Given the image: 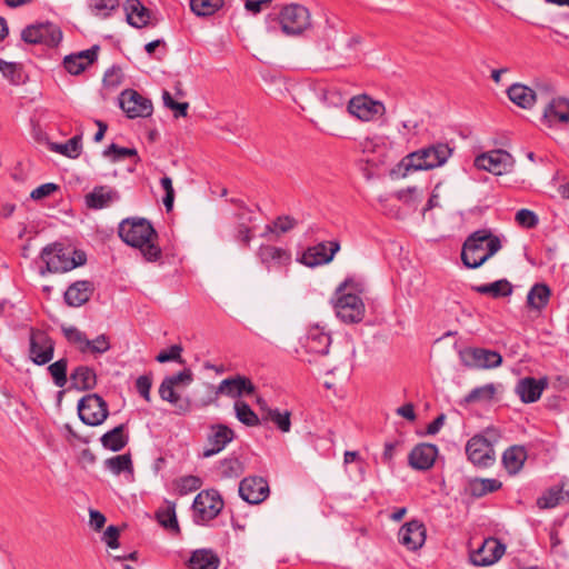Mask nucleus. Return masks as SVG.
Returning <instances> with one entry per match:
<instances>
[{
  "mask_svg": "<svg viewBox=\"0 0 569 569\" xmlns=\"http://www.w3.org/2000/svg\"><path fill=\"white\" fill-rule=\"evenodd\" d=\"M62 332L66 339L77 346L81 353H84V348L88 347V338L84 332L80 331L77 327H62Z\"/></svg>",
  "mask_w": 569,
  "mask_h": 569,
  "instance_id": "nucleus-49",
  "label": "nucleus"
},
{
  "mask_svg": "<svg viewBox=\"0 0 569 569\" xmlns=\"http://www.w3.org/2000/svg\"><path fill=\"white\" fill-rule=\"evenodd\" d=\"M99 49V46H92L87 50L66 56L63 59L64 69L71 74H80L97 60Z\"/></svg>",
  "mask_w": 569,
  "mask_h": 569,
  "instance_id": "nucleus-22",
  "label": "nucleus"
},
{
  "mask_svg": "<svg viewBox=\"0 0 569 569\" xmlns=\"http://www.w3.org/2000/svg\"><path fill=\"white\" fill-rule=\"evenodd\" d=\"M516 393L522 402H533V377H526L521 379L516 387Z\"/></svg>",
  "mask_w": 569,
  "mask_h": 569,
  "instance_id": "nucleus-55",
  "label": "nucleus"
},
{
  "mask_svg": "<svg viewBox=\"0 0 569 569\" xmlns=\"http://www.w3.org/2000/svg\"><path fill=\"white\" fill-rule=\"evenodd\" d=\"M120 108L133 118H147L152 113V103L134 90H124L119 98Z\"/></svg>",
  "mask_w": 569,
  "mask_h": 569,
  "instance_id": "nucleus-15",
  "label": "nucleus"
},
{
  "mask_svg": "<svg viewBox=\"0 0 569 569\" xmlns=\"http://www.w3.org/2000/svg\"><path fill=\"white\" fill-rule=\"evenodd\" d=\"M54 345L52 339L43 331H31L29 353L31 360L42 366L51 361L53 358Z\"/></svg>",
  "mask_w": 569,
  "mask_h": 569,
  "instance_id": "nucleus-17",
  "label": "nucleus"
},
{
  "mask_svg": "<svg viewBox=\"0 0 569 569\" xmlns=\"http://www.w3.org/2000/svg\"><path fill=\"white\" fill-rule=\"evenodd\" d=\"M540 99L542 102H547V99H550V97H558L556 87L550 81H539L536 82V100Z\"/></svg>",
  "mask_w": 569,
  "mask_h": 569,
  "instance_id": "nucleus-59",
  "label": "nucleus"
},
{
  "mask_svg": "<svg viewBox=\"0 0 569 569\" xmlns=\"http://www.w3.org/2000/svg\"><path fill=\"white\" fill-rule=\"evenodd\" d=\"M160 184L166 191L162 202L163 206L166 207V210L169 212L172 210L174 201V189L172 187V180L170 177L164 176L160 179Z\"/></svg>",
  "mask_w": 569,
  "mask_h": 569,
  "instance_id": "nucleus-60",
  "label": "nucleus"
},
{
  "mask_svg": "<svg viewBox=\"0 0 569 569\" xmlns=\"http://www.w3.org/2000/svg\"><path fill=\"white\" fill-rule=\"evenodd\" d=\"M506 552V546L493 537L486 538L482 543L469 555L470 561L477 567H488L497 561Z\"/></svg>",
  "mask_w": 569,
  "mask_h": 569,
  "instance_id": "nucleus-13",
  "label": "nucleus"
},
{
  "mask_svg": "<svg viewBox=\"0 0 569 569\" xmlns=\"http://www.w3.org/2000/svg\"><path fill=\"white\" fill-rule=\"evenodd\" d=\"M127 22L134 28L146 27L151 18L150 10L139 0H127L124 3Z\"/></svg>",
  "mask_w": 569,
  "mask_h": 569,
  "instance_id": "nucleus-28",
  "label": "nucleus"
},
{
  "mask_svg": "<svg viewBox=\"0 0 569 569\" xmlns=\"http://www.w3.org/2000/svg\"><path fill=\"white\" fill-rule=\"evenodd\" d=\"M233 408L237 419L243 425L248 427H256L260 425L258 415L250 408L247 402L237 400Z\"/></svg>",
  "mask_w": 569,
  "mask_h": 569,
  "instance_id": "nucleus-40",
  "label": "nucleus"
},
{
  "mask_svg": "<svg viewBox=\"0 0 569 569\" xmlns=\"http://www.w3.org/2000/svg\"><path fill=\"white\" fill-rule=\"evenodd\" d=\"M58 188L59 187L52 182L43 183L33 189L30 193V197L33 200H41L52 194L56 190H58Z\"/></svg>",
  "mask_w": 569,
  "mask_h": 569,
  "instance_id": "nucleus-63",
  "label": "nucleus"
},
{
  "mask_svg": "<svg viewBox=\"0 0 569 569\" xmlns=\"http://www.w3.org/2000/svg\"><path fill=\"white\" fill-rule=\"evenodd\" d=\"M348 112L361 121H372L386 112L381 101L373 100L367 94L351 98L347 106Z\"/></svg>",
  "mask_w": 569,
  "mask_h": 569,
  "instance_id": "nucleus-11",
  "label": "nucleus"
},
{
  "mask_svg": "<svg viewBox=\"0 0 569 569\" xmlns=\"http://www.w3.org/2000/svg\"><path fill=\"white\" fill-rule=\"evenodd\" d=\"M21 37L28 43L56 47L62 40V32L58 26L48 22L24 28Z\"/></svg>",
  "mask_w": 569,
  "mask_h": 569,
  "instance_id": "nucleus-12",
  "label": "nucleus"
},
{
  "mask_svg": "<svg viewBox=\"0 0 569 569\" xmlns=\"http://www.w3.org/2000/svg\"><path fill=\"white\" fill-rule=\"evenodd\" d=\"M219 563V557L208 549L193 551L189 559L190 569H218Z\"/></svg>",
  "mask_w": 569,
  "mask_h": 569,
  "instance_id": "nucleus-36",
  "label": "nucleus"
},
{
  "mask_svg": "<svg viewBox=\"0 0 569 569\" xmlns=\"http://www.w3.org/2000/svg\"><path fill=\"white\" fill-rule=\"evenodd\" d=\"M103 157L109 158L112 162H118L128 157H134L136 162L140 160L138 151L134 148L120 147L116 143H111L102 152Z\"/></svg>",
  "mask_w": 569,
  "mask_h": 569,
  "instance_id": "nucleus-44",
  "label": "nucleus"
},
{
  "mask_svg": "<svg viewBox=\"0 0 569 569\" xmlns=\"http://www.w3.org/2000/svg\"><path fill=\"white\" fill-rule=\"evenodd\" d=\"M88 345L89 346L84 348V353L90 352L93 355H102L107 352L111 347L110 340L104 333L99 335L93 340L88 339Z\"/></svg>",
  "mask_w": 569,
  "mask_h": 569,
  "instance_id": "nucleus-57",
  "label": "nucleus"
},
{
  "mask_svg": "<svg viewBox=\"0 0 569 569\" xmlns=\"http://www.w3.org/2000/svg\"><path fill=\"white\" fill-rule=\"evenodd\" d=\"M151 387H152V379L148 375H142V376L138 377V379L136 380V389H137L138 393L146 401L151 400V396H150Z\"/></svg>",
  "mask_w": 569,
  "mask_h": 569,
  "instance_id": "nucleus-61",
  "label": "nucleus"
},
{
  "mask_svg": "<svg viewBox=\"0 0 569 569\" xmlns=\"http://www.w3.org/2000/svg\"><path fill=\"white\" fill-rule=\"evenodd\" d=\"M157 519L159 523L174 532H179V525L174 511V507H168L157 512Z\"/></svg>",
  "mask_w": 569,
  "mask_h": 569,
  "instance_id": "nucleus-54",
  "label": "nucleus"
},
{
  "mask_svg": "<svg viewBox=\"0 0 569 569\" xmlns=\"http://www.w3.org/2000/svg\"><path fill=\"white\" fill-rule=\"evenodd\" d=\"M223 6V0H190V9L198 17L214 14Z\"/></svg>",
  "mask_w": 569,
  "mask_h": 569,
  "instance_id": "nucleus-42",
  "label": "nucleus"
},
{
  "mask_svg": "<svg viewBox=\"0 0 569 569\" xmlns=\"http://www.w3.org/2000/svg\"><path fill=\"white\" fill-rule=\"evenodd\" d=\"M461 363L469 369H493L501 365L502 356L490 349L465 348L459 352Z\"/></svg>",
  "mask_w": 569,
  "mask_h": 569,
  "instance_id": "nucleus-9",
  "label": "nucleus"
},
{
  "mask_svg": "<svg viewBox=\"0 0 569 569\" xmlns=\"http://www.w3.org/2000/svg\"><path fill=\"white\" fill-rule=\"evenodd\" d=\"M339 293L341 292H353L361 297L367 292V283L360 277H348L342 281L336 289Z\"/></svg>",
  "mask_w": 569,
  "mask_h": 569,
  "instance_id": "nucleus-47",
  "label": "nucleus"
},
{
  "mask_svg": "<svg viewBox=\"0 0 569 569\" xmlns=\"http://www.w3.org/2000/svg\"><path fill=\"white\" fill-rule=\"evenodd\" d=\"M81 136H74L71 139H69L66 143H52L50 149L68 158L76 159L81 153Z\"/></svg>",
  "mask_w": 569,
  "mask_h": 569,
  "instance_id": "nucleus-39",
  "label": "nucleus"
},
{
  "mask_svg": "<svg viewBox=\"0 0 569 569\" xmlns=\"http://www.w3.org/2000/svg\"><path fill=\"white\" fill-rule=\"evenodd\" d=\"M102 446L111 451H120L128 443V436L124 435V425H119L106 432L100 439Z\"/></svg>",
  "mask_w": 569,
  "mask_h": 569,
  "instance_id": "nucleus-37",
  "label": "nucleus"
},
{
  "mask_svg": "<svg viewBox=\"0 0 569 569\" xmlns=\"http://www.w3.org/2000/svg\"><path fill=\"white\" fill-rule=\"evenodd\" d=\"M179 495L184 496L198 490L202 486V480L192 475L183 476L176 481Z\"/></svg>",
  "mask_w": 569,
  "mask_h": 569,
  "instance_id": "nucleus-52",
  "label": "nucleus"
},
{
  "mask_svg": "<svg viewBox=\"0 0 569 569\" xmlns=\"http://www.w3.org/2000/svg\"><path fill=\"white\" fill-rule=\"evenodd\" d=\"M399 542L410 551L420 549L426 541V528L419 520L405 523L398 532Z\"/></svg>",
  "mask_w": 569,
  "mask_h": 569,
  "instance_id": "nucleus-20",
  "label": "nucleus"
},
{
  "mask_svg": "<svg viewBox=\"0 0 569 569\" xmlns=\"http://www.w3.org/2000/svg\"><path fill=\"white\" fill-rule=\"evenodd\" d=\"M92 293V284L90 281H76L64 292V301L70 307H81L89 301Z\"/></svg>",
  "mask_w": 569,
  "mask_h": 569,
  "instance_id": "nucleus-29",
  "label": "nucleus"
},
{
  "mask_svg": "<svg viewBox=\"0 0 569 569\" xmlns=\"http://www.w3.org/2000/svg\"><path fill=\"white\" fill-rule=\"evenodd\" d=\"M437 455V446L420 443L410 451L408 462L416 470H428L433 466Z\"/></svg>",
  "mask_w": 569,
  "mask_h": 569,
  "instance_id": "nucleus-23",
  "label": "nucleus"
},
{
  "mask_svg": "<svg viewBox=\"0 0 569 569\" xmlns=\"http://www.w3.org/2000/svg\"><path fill=\"white\" fill-rule=\"evenodd\" d=\"M502 483L493 478H473L468 482L467 491L475 498H481L501 488Z\"/></svg>",
  "mask_w": 569,
  "mask_h": 569,
  "instance_id": "nucleus-32",
  "label": "nucleus"
},
{
  "mask_svg": "<svg viewBox=\"0 0 569 569\" xmlns=\"http://www.w3.org/2000/svg\"><path fill=\"white\" fill-rule=\"evenodd\" d=\"M159 396L163 401L171 403L174 407V413L184 416L191 411V400L188 397H182L174 388L160 383Z\"/></svg>",
  "mask_w": 569,
  "mask_h": 569,
  "instance_id": "nucleus-30",
  "label": "nucleus"
},
{
  "mask_svg": "<svg viewBox=\"0 0 569 569\" xmlns=\"http://www.w3.org/2000/svg\"><path fill=\"white\" fill-rule=\"evenodd\" d=\"M67 369L68 360L66 358L59 359L48 367L54 385L59 388H63L68 382Z\"/></svg>",
  "mask_w": 569,
  "mask_h": 569,
  "instance_id": "nucleus-48",
  "label": "nucleus"
},
{
  "mask_svg": "<svg viewBox=\"0 0 569 569\" xmlns=\"http://www.w3.org/2000/svg\"><path fill=\"white\" fill-rule=\"evenodd\" d=\"M269 493V485L262 477H247L239 483V496L250 505L261 503Z\"/></svg>",
  "mask_w": 569,
  "mask_h": 569,
  "instance_id": "nucleus-16",
  "label": "nucleus"
},
{
  "mask_svg": "<svg viewBox=\"0 0 569 569\" xmlns=\"http://www.w3.org/2000/svg\"><path fill=\"white\" fill-rule=\"evenodd\" d=\"M540 508H555L559 505L569 503V480L563 479L546 490L536 502Z\"/></svg>",
  "mask_w": 569,
  "mask_h": 569,
  "instance_id": "nucleus-26",
  "label": "nucleus"
},
{
  "mask_svg": "<svg viewBox=\"0 0 569 569\" xmlns=\"http://www.w3.org/2000/svg\"><path fill=\"white\" fill-rule=\"evenodd\" d=\"M0 71L2 74L8 78L11 82L18 83L20 80V73L18 70V66L13 62H7L0 59Z\"/></svg>",
  "mask_w": 569,
  "mask_h": 569,
  "instance_id": "nucleus-62",
  "label": "nucleus"
},
{
  "mask_svg": "<svg viewBox=\"0 0 569 569\" xmlns=\"http://www.w3.org/2000/svg\"><path fill=\"white\" fill-rule=\"evenodd\" d=\"M104 466L113 475H120L122 472L132 473V460L129 453L114 456L104 460Z\"/></svg>",
  "mask_w": 569,
  "mask_h": 569,
  "instance_id": "nucleus-41",
  "label": "nucleus"
},
{
  "mask_svg": "<svg viewBox=\"0 0 569 569\" xmlns=\"http://www.w3.org/2000/svg\"><path fill=\"white\" fill-rule=\"evenodd\" d=\"M297 220L290 216H282V217H278L274 222H273V226L274 228L281 232V233H286L290 230H292L296 226H297Z\"/></svg>",
  "mask_w": 569,
  "mask_h": 569,
  "instance_id": "nucleus-64",
  "label": "nucleus"
},
{
  "mask_svg": "<svg viewBox=\"0 0 569 569\" xmlns=\"http://www.w3.org/2000/svg\"><path fill=\"white\" fill-rule=\"evenodd\" d=\"M40 258L44 262L41 274L46 272H67L86 262V254L83 252L66 248L58 242L46 246L41 251Z\"/></svg>",
  "mask_w": 569,
  "mask_h": 569,
  "instance_id": "nucleus-3",
  "label": "nucleus"
},
{
  "mask_svg": "<svg viewBox=\"0 0 569 569\" xmlns=\"http://www.w3.org/2000/svg\"><path fill=\"white\" fill-rule=\"evenodd\" d=\"M258 256L261 262L268 267L272 263L286 264L291 259V256L287 250L270 244L261 246L259 248Z\"/></svg>",
  "mask_w": 569,
  "mask_h": 569,
  "instance_id": "nucleus-35",
  "label": "nucleus"
},
{
  "mask_svg": "<svg viewBox=\"0 0 569 569\" xmlns=\"http://www.w3.org/2000/svg\"><path fill=\"white\" fill-rule=\"evenodd\" d=\"M511 102L522 109H530L533 104V90L522 83H513L507 90Z\"/></svg>",
  "mask_w": 569,
  "mask_h": 569,
  "instance_id": "nucleus-33",
  "label": "nucleus"
},
{
  "mask_svg": "<svg viewBox=\"0 0 569 569\" xmlns=\"http://www.w3.org/2000/svg\"><path fill=\"white\" fill-rule=\"evenodd\" d=\"M508 160L509 154L506 151L493 150L478 156L475 159V166L478 169L500 176L507 170Z\"/></svg>",
  "mask_w": 569,
  "mask_h": 569,
  "instance_id": "nucleus-24",
  "label": "nucleus"
},
{
  "mask_svg": "<svg viewBox=\"0 0 569 569\" xmlns=\"http://www.w3.org/2000/svg\"><path fill=\"white\" fill-rule=\"evenodd\" d=\"M234 431L226 425L217 423L210 427L203 457L209 458L221 452L234 439Z\"/></svg>",
  "mask_w": 569,
  "mask_h": 569,
  "instance_id": "nucleus-18",
  "label": "nucleus"
},
{
  "mask_svg": "<svg viewBox=\"0 0 569 569\" xmlns=\"http://www.w3.org/2000/svg\"><path fill=\"white\" fill-rule=\"evenodd\" d=\"M78 415L83 423L99 426L109 415L108 405L97 393L87 395L78 403Z\"/></svg>",
  "mask_w": 569,
  "mask_h": 569,
  "instance_id": "nucleus-8",
  "label": "nucleus"
},
{
  "mask_svg": "<svg viewBox=\"0 0 569 569\" xmlns=\"http://www.w3.org/2000/svg\"><path fill=\"white\" fill-rule=\"evenodd\" d=\"M339 249L340 244L338 241L320 242L305 251L302 261L308 267L328 263Z\"/></svg>",
  "mask_w": 569,
  "mask_h": 569,
  "instance_id": "nucleus-21",
  "label": "nucleus"
},
{
  "mask_svg": "<svg viewBox=\"0 0 569 569\" xmlns=\"http://www.w3.org/2000/svg\"><path fill=\"white\" fill-rule=\"evenodd\" d=\"M551 289L545 282H536V311L545 308L550 300Z\"/></svg>",
  "mask_w": 569,
  "mask_h": 569,
  "instance_id": "nucleus-58",
  "label": "nucleus"
},
{
  "mask_svg": "<svg viewBox=\"0 0 569 569\" xmlns=\"http://www.w3.org/2000/svg\"><path fill=\"white\" fill-rule=\"evenodd\" d=\"M118 234L123 242L139 249L148 262H156L162 256L158 244V233L151 222L144 218L123 219L118 227Z\"/></svg>",
  "mask_w": 569,
  "mask_h": 569,
  "instance_id": "nucleus-1",
  "label": "nucleus"
},
{
  "mask_svg": "<svg viewBox=\"0 0 569 569\" xmlns=\"http://www.w3.org/2000/svg\"><path fill=\"white\" fill-rule=\"evenodd\" d=\"M244 471L243 463L238 458H227L220 462L219 472L222 478H238Z\"/></svg>",
  "mask_w": 569,
  "mask_h": 569,
  "instance_id": "nucleus-45",
  "label": "nucleus"
},
{
  "mask_svg": "<svg viewBox=\"0 0 569 569\" xmlns=\"http://www.w3.org/2000/svg\"><path fill=\"white\" fill-rule=\"evenodd\" d=\"M495 393H496L495 386L492 383H489V385H485V386L472 389L466 396L465 400L468 403L489 401L493 398Z\"/></svg>",
  "mask_w": 569,
  "mask_h": 569,
  "instance_id": "nucleus-50",
  "label": "nucleus"
},
{
  "mask_svg": "<svg viewBox=\"0 0 569 569\" xmlns=\"http://www.w3.org/2000/svg\"><path fill=\"white\" fill-rule=\"evenodd\" d=\"M451 153L449 144L438 142L409 153L401 160L400 166L405 168L406 173L411 170H431L445 164Z\"/></svg>",
  "mask_w": 569,
  "mask_h": 569,
  "instance_id": "nucleus-4",
  "label": "nucleus"
},
{
  "mask_svg": "<svg viewBox=\"0 0 569 569\" xmlns=\"http://www.w3.org/2000/svg\"><path fill=\"white\" fill-rule=\"evenodd\" d=\"M254 389L256 388L250 379L238 375L236 377L223 379L217 388V393L224 395L230 398H240L243 395L253 393Z\"/></svg>",
  "mask_w": 569,
  "mask_h": 569,
  "instance_id": "nucleus-25",
  "label": "nucleus"
},
{
  "mask_svg": "<svg viewBox=\"0 0 569 569\" xmlns=\"http://www.w3.org/2000/svg\"><path fill=\"white\" fill-rule=\"evenodd\" d=\"M183 348L181 345H172L168 350H162L156 357V360L160 363L176 361L180 365L184 363V360L181 357Z\"/></svg>",
  "mask_w": 569,
  "mask_h": 569,
  "instance_id": "nucleus-56",
  "label": "nucleus"
},
{
  "mask_svg": "<svg viewBox=\"0 0 569 569\" xmlns=\"http://www.w3.org/2000/svg\"><path fill=\"white\" fill-rule=\"evenodd\" d=\"M540 122L547 128H553L558 123H569V99L561 96L547 99Z\"/></svg>",
  "mask_w": 569,
  "mask_h": 569,
  "instance_id": "nucleus-14",
  "label": "nucleus"
},
{
  "mask_svg": "<svg viewBox=\"0 0 569 569\" xmlns=\"http://www.w3.org/2000/svg\"><path fill=\"white\" fill-rule=\"evenodd\" d=\"M87 4L93 16L106 19L119 7V0H87Z\"/></svg>",
  "mask_w": 569,
  "mask_h": 569,
  "instance_id": "nucleus-43",
  "label": "nucleus"
},
{
  "mask_svg": "<svg viewBox=\"0 0 569 569\" xmlns=\"http://www.w3.org/2000/svg\"><path fill=\"white\" fill-rule=\"evenodd\" d=\"M466 453L472 465L481 468L492 466L496 460L492 443L481 435H476L468 440Z\"/></svg>",
  "mask_w": 569,
  "mask_h": 569,
  "instance_id": "nucleus-10",
  "label": "nucleus"
},
{
  "mask_svg": "<svg viewBox=\"0 0 569 569\" xmlns=\"http://www.w3.org/2000/svg\"><path fill=\"white\" fill-rule=\"evenodd\" d=\"M71 386L77 390H91L97 385V376L93 369L87 366L77 367L70 376Z\"/></svg>",
  "mask_w": 569,
  "mask_h": 569,
  "instance_id": "nucleus-31",
  "label": "nucleus"
},
{
  "mask_svg": "<svg viewBox=\"0 0 569 569\" xmlns=\"http://www.w3.org/2000/svg\"><path fill=\"white\" fill-rule=\"evenodd\" d=\"M501 249L500 239L490 230L472 232L463 242L461 260L467 268L476 269Z\"/></svg>",
  "mask_w": 569,
  "mask_h": 569,
  "instance_id": "nucleus-2",
  "label": "nucleus"
},
{
  "mask_svg": "<svg viewBox=\"0 0 569 569\" xmlns=\"http://www.w3.org/2000/svg\"><path fill=\"white\" fill-rule=\"evenodd\" d=\"M319 98L328 107L341 108L345 104V97L335 88H321Z\"/></svg>",
  "mask_w": 569,
  "mask_h": 569,
  "instance_id": "nucleus-51",
  "label": "nucleus"
},
{
  "mask_svg": "<svg viewBox=\"0 0 569 569\" xmlns=\"http://www.w3.org/2000/svg\"><path fill=\"white\" fill-rule=\"evenodd\" d=\"M527 459V452L521 446H512L502 455V463L510 475L517 473Z\"/></svg>",
  "mask_w": 569,
  "mask_h": 569,
  "instance_id": "nucleus-34",
  "label": "nucleus"
},
{
  "mask_svg": "<svg viewBox=\"0 0 569 569\" xmlns=\"http://www.w3.org/2000/svg\"><path fill=\"white\" fill-rule=\"evenodd\" d=\"M193 381V372L189 368H184L178 373L167 376L161 383L170 386L172 388L179 386H189Z\"/></svg>",
  "mask_w": 569,
  "mask_h": 569,
  "instance_id": "nucleus-53",
  "label": "nucleus"
},
{
  "mask_svg": "<svg viewBox=\"0 0 569 569\" xmlns=\"http://www.w3.org/2000/svg\"><path fill=\"white\" fill-rule=\"evenodd\" d=\"M331 345V336L322 327H310L307 336L305 347L308 352L327 355Z\"/></svg>",
  "mask_w": 569,
  "mask_h": 569,
  "instance_id": "nucleus-27",
  "label": "nucleus"
},
{
  "mask_svg": "<svg viewBox=\"0 0 569 569\" xmlns=\"http://www.w3.org/2000/svg\"><path fill=\"white\" fill-rule=\"evenodd\" d=\"M337 317L345 323H358L362 321L366 313L362 298L353 292L335 291L332 299Z\"/></svg>",
  "mask_w": 569,
  "mask_h": 569,
  "instance_id": "nucleus-5",
  "label": "nucleus"
},
{
  "mask_svg": "<svg viewBox=\"0 0 569 569\" xmlns=\"http://www.w3.org/2000/svg\"><path fill=\"white\" fill-rule=\"evenodd\" d=\"M223 508V500L217 490H202L192 503L196 523H207L214 519Z\"/></svg>",
  "mask_w": 569,
  "mask_h": 569,
  "instance_id": "nucleus-7",
  "label": "nucleus"
},
{
  "mask_svg": "<svg viewBox=\"0 0 569 569\" xmlns=\"http://www.w3.org/2000/svg\"><path fill=\"white\" fill-rule=\"evenodd\" d=\"M290 412H281L279 409H267L263 419L272 421L282 432H289L291 428Z\"/></svg>",
  "mask_w": 569,
  "mask_h": 569,
  "instance_id": "nucleus-46",
  "label": "nucleus"
},
{
  "mask_svg": "<svg viewBox=\"0 0 569 569\" xmlns=\"http://www.w3.org/2000/svg\"><path fill=\"white\" fill-rule=\"evenodd\" d=\"M281 31L287 36H298L310 27V13L301 4L291 3L282 8L278 18Z\"/></svg>",
  "mask_w": 569,
  "mask_h": 569,
  "instance_id": "nucleus-6",
  "label": "nucleus"
},
{
  "mask_svg": "<svg viewBox=\"0 0 569 569\" xmlns=\"http://www.w3.org/2000/svg\"><path fill=\"white\" fill-rule=\"evenodd\" d=\"M472 290L481 295L491 296L492 298H501L512 293V286L508 280L501 279L491 283L473 286Z\"/></svg>",
  "mask_w": 569,
  "mask_h": 569,
  "instance_id": "nucleus-38",
  "label": "nucleus"
},
{
  "mask_svg": "<svg viewBox=\"0 0 569 569\" xmlns=\"http://www.w3.org/2000/svg\"><path fill=\"white\" fill-rule=\"evenodd\" d=\"M120 193L117 189L103 184L96 186L84 196V203L91 210H101L111 207L120 200Z\"/></svg>",
  "mask_w": 569,
  "mask_h": 569,
  "instance_id": "nucleus-19",
  "label": "nucleus"
}]
</instances>
